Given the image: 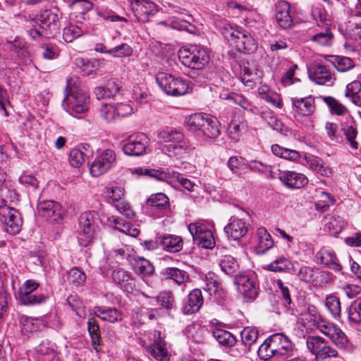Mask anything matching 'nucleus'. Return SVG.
Wrapping results in <instances>:
<instances>
[{
	"instance_id": "48",
	"label": "nucleus",
	"mask_w": 361,
	"mask_h": 361,
	"mask_svg": "<svg viewBox=\"0 0 361 361\" xmlns=\"http://www.w3.org/2000/svg\"><path fill=\"white\" fill-rule=\"evenodd\" d=\"M87 157V154L81 149L73 148L69 152L68 161L72 166L79 168Z\"/></svg>"
},
{
	"instance_id": "2",
	"label": "nucleus",
	"mask_w": 361,
	"mask_h": 361,
	"mask_svg": "<svg viewBox=\"0 0 361 361\" xmlns=\"http://www.w3.org/2000/svg\"><path fill=\"white\" fill-rule=\"evenodd\" d=\"M66 92L63 104L67 106L71 114H82L88 110L89 97L85 92L75 85L72 78L66 80Z\"/></svg>"
},
{
	"instance_id": "8",
	"label": "nucleus",
	"mask_w": 361,
	"mask_h": 361,
	"mask_svg": "<svg viewBox=\"0 0 361 361\" xmlns=\"http://www.w3.org/2000/svg\"><path fill=\"white\" fill-rule=\"evenodd\" d=\"M0 222L5 225V230L12 235L18 233L23 221L19 212L8 205H0Z\"/></svg>"
},
{
	"instance_id": "35",
	"label": "nucleus",
	"mask_w": 361,
	"mask_h": 361,
	"mask_svg": "<svg viewBox=\"0 0 361 361\" xmlns=\"http://www.w3.org/2000/svg\"><path fill=\"white\" fill-rule=\"evenodd\" d=\"M93 3L88 0H73L69 5L73 10L78 11L82 16L76 18L78 24H82V20H85V14L93 8Z\"/></svg>"
},
{
	"instance_id": "6",
	"label": "nucleus",
	"mask_w": 361,
	"mask_h": 361,
	"mask_svg": "<svg viewBox=\"0 0 361 361\" xmlns=\"http://www.w3.org/2000/svg\"><path fill=\"white\" fill-rule=\"evenodd\" d=\"M39 284L32 280H27L16 294V299L23 305H36L46 301L47 297L44 294L33 293Z\"/></svg>"
},
{
	"instance_id": "28",
	"label": "nucleus",
	"mask_w": 361,
	"mask_h": 361,
	"mask_svg": "<svg viewBox=\"0 0 361 361\" xmlns=\"http://www.w3.org/2000/svg\"><path fill=\"white\" fill-rule=\"evenodd\" d=\"M94 314L103 321L115 323L122 320V313L116 308L96 306Z\"/></svg>"
},
{
	"instance_id": "19",
	"label": "nucleus",
	"mask_w": 361,
	"mask_h": 361,
	"mask_svg": "<svg viewBox=\"0 0 361 361\" xmlns=\"http://www.w3.org/2000/svg\"><path fill=\"white\" fill-rule=\"evenodd\" d=\"M237 38L233 43L238 51L243 53H253L257 48V44L252 35L246 30H240L239 33H237Z\"/></svg>"
},
{
	"instance_id": "20",
	"label": "nucleus",
	"mask_w": 361,
	"mask_h": 361,
	"mask_svg": "<svg viewBox=\"0 0 361 361\" xmlns=\"http://www.w3.org/2000/svg\"><path fill=\"white\" fill-rule=\"evenodd\" d=\"M279 179L289 188H301L308 183V180L304 174L290 171L281 172Z\"/></svg>"
},
{
	"instance_id": "40",
	"label": "nucleus",
	"mask_w": 361,
	"mask_h": 361,
	"mask_svg": "<svg viewBox=\"0 0 361 361\" xmlns=\"http://www.w3.org/2000/svg\"><path fill=\"white\" fill-rule=\"evenodd\" d=\"M159 138L169 144H176L185 139L183 133L176 130H162L159 135Z\"/></svg>"
},
{
	"instance_id": "1",
	"label": "nucleus",
	"mask_w": 361,
	"mask_h": 361,
	"mask_svg": "<svg viewBox=\"0 0 361 361\" xmlns=\"http://www.w3.org/2000/svg\"><path fill=\"white\" fill-rule=\"evenodd\" d=\"M189 130L197 132L198 135L215 139L221 134V123L216 117L208 114L196 113L186 118Z\"/></svg>"
},
{
	"instance_id": "11",
	"label": "nucleus",
	"mask_w": 361,
	"mask_h": 361,
	"mask_svg": "<svg viewBox=\"0 0 361 361\" xmlns=\"http://www.w3.org/2000/svg\"><path fill=\"white\" fill-rule=\"evenodd\" d=\"M115 161V152L113 149H106L95 158L90 166V172L92 176L98 177L107 172Z\"/></svg>"
},
{
	"instance_id": "39",
	"label": "nucleus",
	"mask_w": 361,
	"mask_h": 361,
	"mask_svg": "<svg viewBox=\"0 0 361 361\" xmlns=\"http://www.w3.org/2000/svg\"><path fill=\"white\" fill-rule=\"evenodd\" d=\"M345 225L346 222L343 218L338 216H332L327 219L325 226L331 235H335L340 233Z\"/></svg>"
},
{
	"instance_id": "21",
	"label": "nucleus",
	"mask_w": 361,
	"mask_h": 361,
	"mask_svg": "<svg viewBox=\"0 0 361 361\" xmlns=\"http://www.w3.org/2000/svg\"><path fill=\"white\" fill-rule=\"evenodd\" d=\"M35 361H59L55 345L49 341H43L35 349Z\"/></svg>"
},
{
	"instance_id": "12",
	"label": "nucleus",
	"mask_w": 361,
	"mask_h": 361,
	"mask_svg": "<svg viewBox=\"0 0 361 361\" xmlns=\"http://www.w3.org/2000/svg\"><path fill=\"white\" fill-rule=\"evenodd\" d=\"M38 215L51 223H58L62 217V209L59 202L54 200L39 202L37 206Z\"/></svg>"
},
{
	"instance_id": "51",
	"label": "nucleus",
	"mask_w": 361,
	"mask_h": 361,
	"mask_svg": "<svg viewBox=\"0 0 361 361\" xmlns=\"http://www.w3.org/2000/svg\"><path fill=\"white\" fill-rule=\"evenodd\" d=\"M309 163L311 169L323 176L329 177L332 173L331 169L317 157L310 159Z\"/></svg>"
},
{
	"instance_id": "32",
	"label": "nucleus",
	"mask_w": 361,
	"mask_h": 361,
	"mask_svg": "<svg viewBox=\"0 0 361 361\" xmlns=\"http://www.w3.org/2000/svg\"><path fill=\"white\" fill-rule=\"evenodd\" d=\"M164 275L166 279L173 280L178 285H182L189 281L188 273L176 267H168L165 269Z\"/></svg>"
},
{
	"instance_id": "22",
	"label": "nucleus",
	"mask_w": 361,
	"mask_h": 361,
	"mask_svg": "<svg viewBox=\"0 0 361 361\" xmlns=\"http://www.w3.org/2000/svg\"><path fill=\"white\" fill-rule=\"evenodd\" d=\"M290 9V4L286 1H279L276 4V20L282 28L286 29L293 24Z\"/></svg>"
},
{
	"instance_id": "14",
	"label": "nucleus",
	"mask_w": 361,
	"mask_h": 361,
	"mask_svg": "<svg viewBox=\"0 0 361 361\" xmlns=\"http://www.w3.org/2000/svg\"><path fill=\"white\" fill-rule=\"evenodd\" d=\"M318 329L338 348H344L348 342V338L341 329L330 322L319 324Z\"/></svg>"
},
{
	"instance_id": "27",
	"label": "nucleus",
	"mask_w": 361,
	"mask_h": 361,
	"mask_svg": "<svg viewBox=\"0 0 361 361\" xmlns=\"http://www.w3.org/2000/svg\"><path fill=\"white\" fill-rule=\"evenodd\" d=\"M160 247L169 252H177L183 248L182 238L177 235H166L157 237Z\"/></svg>"
},
{
	"instance_id": "41",
	"label": "nucleus",
	"mask_w": 361,
	"mask_h": 361,
	"mask_svg": "<svg viewBox=\"0 0 361 361\" xmlns=\"http://www.w3.org/2000/svg\"><path fill=\"white\" fill-rule=\"evenodd\" d=\"M87 330L92 340V345L96 349L100 345L101 334L98 322L93 318H89L87 322Z\"/></svg>"
},
{
	"instance_id": "29",
	"label": "nucleus",
	"mask_w": 361,
	"mask_h": 361,
	"mask_svg": "<svg viewBox=\"0 0 361 361\" xmlns=\"http://www.w3.org/2000/svg\"><path fill=\"white\" fill-rule=\"evenodd\" d=\"M219 265L225 274L227 275L233 276L235 278V275L238 274V273H241L239 271V264L233 256L226 255L222 256L219 261Z\"/></svg>"
},
{
	"instance_id": "47",
	"label": "nucleus",
	"mask_w": 361,
	"mask_h": 361,
	"mask_svg": "<svg viewBox=\"0 0 361 361\" xmlns=\"http://www.w3.org/2000/svg\"><path fill=\"white\" fill-rule=\"evenodd\" d=\"M272 346L270 336H269L258 348L259 357L265 361L271 358L276 359L274 348H272Z\"/></svg>"
},
{
	"instance_id": "5",
	"label": "nucleus",
	"mask_w": 361,
	"mask_h": 361,
	"mask_svg": "<svg viewBox=\"0 0 361 361\" xmlns=\"http://www.w3.org/2000/svg\"><path fill=\"white\" fill-rule=\"evenodd\" d=\"M233 282L245 298L252 301L258 297L259 286L255 272L238 273L235 275Z\"/></svg>"
},
{
	"instance_id": "50",
	"label": "nucleus",
	"mask_w": 361,
	"mask_h": 361,
	"mask_svg": "<svg viewBox=\"0 0 361 361\" xmlns=\"http://www.w3.org/2000/svg\"><path fill=\"white\" fill-rule=\"evenodd\" d=\"M326 341L318 336H309L306 339V345L309 350L315 356L322 350Z\"/></svg>"
},
{
	"instance_id": "61",
	"label": "nucleus",
	"mask_w": 361,
	"mask_h": 361,
	"mask_svg": "<svg viewBox=\"0 0 361 361\" xmlns=\"http://www.w3.org/2000/svg\"><path fill=\"white\" fill-rule=\"evenodd\" d=\"M171 27L173 29H177L180 30H185L188 32L192 34V35H198L199 34V30L198 28L188 22L187 20H173L171 23Z\"/></svg>"
},
{
	"instance_id": "64",
	"label": "nucleus",
	"mask_w": 361,
	"mask_h": 361,
	"mask_svg": "<svg viewBox=\"0 0 361 361\" xmlns=\"http://www.w3.org/2000/svg\"><path fill=\"white\" fill-rule=\"evenodd\" d=\"M290 267L291 262L287 258L281 257L269 264L268 269L272 271H282Z\"/></svg>"
},
{
	"instance_id": "46",
	"label": "nucleus",
	"mask_w": 361,
	"mask_h": 361,
	"mask_svg": "<svg viewBox=\"0 0 361 361\" xmlns=\"http://www.w3.org/2000/svg\"><path fill=\"white\" fill-rule=\"evenodd\" d=\"M83 29L78 25L70 24L63 29V37L66 42H72L82 35Z\"/></svg>"
},
{
	"instance_id": "49",
	"label": "nucleus",
	"mask_w": 361,
	"mask_h": 361,
	"mask_svg": "<svg viewBox=\"0 0 361 361\" xmlns=\"http://www.w3.org/2000/svg\"><path fill=\"white\" fill-rule=\"evenodd\" d=\"M204 329L200 325L190 324L185 329L186 336L195 343H201L204 340Z\"/></svg>"
},
{
	"instance_id": "25",
	"label": "nucleus",
	"mask_w": 361,
	"mask_h": 361,
	"mask_svg": "<svg viewBox=\"0 0 361 361\" xmlns=\"http://www.w3.org/2000/svg\"><path fill=\"white\" fill-rule=\"evenodd\" d=\"M19 322L21 332L26 335L37 332L45 326L42 319L26 315H21Z\"/></svg>"
},
{
	"instance_id": "24",
	"label": "nucleus",
	"mask_w": 361,
	"mask_h": 361,
	"mask_svg": "<svg viewBox=\"0 0 361 361\" xmlns=\"http://www.w3.org/2000/svg\"><path fill=\"white\" fill-rule=\"evenodd\" d=\"M292 104L294 111L302 116L311 115L315 109L314 99L312 96L301 99H292Z\"/></svg>"
},
{
	"instance_id": "54",
	"label": "nucleus",
	"mask_w": 361,
	"mask_h": 361,
	"mask_svg": "<svg viewBox=\"0 0 361 361\" xmlns=\"http://www.w3.org/2000/svg\"><path fill=\"white\" fill-rule=\"evenodd\" d=\"M348 318L355 324L361 322V298L355 300L349 307Z\"/></svg>"
},
{
	"instance_id": "43",
	"label": "nucleus",
	"mask_w": 361,
	"mask_h": 361,
	"mask_svg": "<svg viewBox=\"0 0 361 361\" xmlns=\"http://www.w3.org/2000/svg\"><path fill=\"white\" fill-rule=\"evenodd\" d=\"M111 278L114 282L121 287H126L130 285L133 280L130 273L121 268L116 269L112 271Z\"/></svg>"
},
{
	"instance_id": "33",
	"label": "nucleus",
	"mask_w": 361,
	"mask_h": 361,
	"mask_svg": "<svg viewBox=\"0 0 361 361\" xmlns=\"http://www.w3.org/2000/svg\"><path fill=\"white\" fill-rule=\"evenodd\" d=\"M342 131L351 150L354 151L355 154L361 152V144L357 140V131L356 128L352 126H348L343 128Z\"/></svg>"
},
{
	"instance_id": "52",
	"label": "nucleus",
	"mask_w": 361,
	"mask_h": 361,
	"mask_svg": "<svg viewBox=\"0 0 361 361\" xmlns=\"http://www.w3.org/2000/svg\"><path fill=\"white\" fill-rule=\"evenodd\" d=\"M334 35L329 27H326L324 32L317 33L311 37V40L322 46H330L332 43Z\"/></svg>"
},
{
	"instance_id": "55",
	"label": "nucleus",
	"mask_w": 361,
	"mask_h": 361,
	"mask_svg": "<svg viewBox=\"0 0 361 361\" xmlns=\"http://www.w3.org/2000/svg\"><path fill=\"white\" fill-rule=\"evenodd\" d=\"M243 343L245 345L250 346L258 338V331L255 327H245L240 333Z\"/></svg>"
},
{
	"instance_id": "60",
	"label": "nucleus",
	"mask_w": 361,
	"mask_h": 361,
	"mask_svg": "<svg viewBox=\"0 0 361 361\" xmlns=\"http://www.w3.org/2000/svg\"><path fill=\"white\" fill-rule=\"evenodd\" d=\"M85 279V274L77 267L71 269L68 272L67 280L71 283L78 286L84 283Z\"/></svg>"
},
{
	"instance_id": "26",
	"label": "nucleus",
	"mask_w": 361,
	"mask_h": 361,
	"mask_svg": "<svg viewBox=\"0 0 361 361\" xmlns=\"http://www.w3.org/2000/svg\"><path fill=\"white\" fill-rule=\"evenodd\" d=\"M163 153L170 157L181 158L190 150V145L187 139L176 144H167L161 149Z\"/></svg>"
},
{
	"instance_id": "44",
	"label": "nucleus",
	"mask_w": 361,
	"mask_h": 361,
	"mask_svg": "<svg viewBox=\"0 0 361 361\" xmlns=\"http://www.w3.org/2000/svg\"><path fill=\"white\" fill-rule=\"evenodd\" d=\"M133 269L136 274L143 276L150 275L154 271L152 264L149 260L144 258H140L135 260Z\"/></svg>"
},
{
	"instance_id": "9",
	"label": "nucleus",
	"mask_w": 361,
	"mask_h": 361,
	"mask_svg": "<svg viewBox=\"0 0 361 361\" xmlns=\"http://www.w3.org/2000/svg\"><path fill=\"white\" fill-rule=\"evenodd\" d=\"M270 338L276 360H284L294 355L295 350L288 336L283 334H275L270 336Z\"/></svg>"
},
{
	"instance_id": "59",
	"label": "nucleus",
	"mask_w": 361,
	"mask_h": 361,
	"mask_svg": "<svg viewBox=\"0 0 361 361\" xmlns=\"http://www.w3.org/2000/svg\"><path fill=\"white\" fill-rule=\"evenodd\" d=\"M147 353L158 360H163L167 357V350L164 344L155 343L148 347Z\"/></svg>"
},
{
	"instance_id": "7",
	"label": "nucleus",
	"mask_w": 361,
	"mask_h": 361,
	"mask_svg": "<svg viewBox=\"0 0 361 361\" xmlns=\"http://www.w3.org/2000/svg\"><path fill=\"white\" fill-rule=\"evenodd\" d=\"M188 231L192 236L194 242L200 247L212 249L215 245V240L212 231L204 224L195 222L190 224Z\"/></svg>"
},
{
	"instance_id": "15",
	"label": "nucleus",
	"mask_w": 361,
	"mask_h": 361,
	"mask_svg": "<svg viewBox=\"0 0 361 361\" xmlns=\"http://www.w3.org/2000/svg\"><path fill=\"white\" fill-rule=\"evenodd\" d=\"M32 26H35L39 21V27L42 29L51 28L56 29L59 27V16L56 11L51 9H45L40 12L39 18L36 19L35 18H29L26 20Z\"/></svg>"
},
{
	"instance_id": "23",
	"label": "nucleus",
	"mask_w": 361,
	"mask_h": 361,
	"mask_svg": "<svg viewBox=\"0 0 361 361\" xmlns=\"http://www.w3.org/2000/svg\"><path fill=\"white\" fill-rule=\"evenodd\" d=\"M316 257L318 262L326 267L336 271H339L342 269V266L333 251L322 249L317 253Z\"/></svg>"
},
{
	"instance_id": "16",
	"label": "nucleus",
	"mask_w": 361,
	"mask_h": 361,
	"mask_svg": "<svg viewBox=\"0 0 361 361\" xmlns=\"http://www.w3.org/2000/svg\"><path fill=\"white\" fill-rule=\"evenodd\" d=\"M310 78L318 85H331L335 78L327 66L322 64L312 65L308 71Z\"/></svg>"
},
{
	"instance_id": "45",
	"label": "nucleus",
	"mask_w": 361,
	"mask_h": 361,
	"mask_svg": "<svg viewBox=\"0 0 361 361\" xmlns=\"http://www.w3.org/2000/svg\"><path fill=\"white\" fill-rule=\"evenodd\" d=\"M207 289L210 295L214 294L217 299L221 300L225 296V290L221 283L212 277L207 279Z\"/></svg>"
},
{
	"instance_id": "42",
	"label": "nucleus",
	"mask_w": 361,
	"mask_h": 361,
	"mask_svg": "<svg viewBox=\"0 0 361 361\" xmlns=\"http://www.w3.org/2000/svg\"><path fill=\"white\" fill-rule=\"evenodd\" d=\"M325 306L334 318H339L341 314V302L338 298L334 295H326Z\"/></svg>"
},
{
	"instance_id": "4",
	"label": "nucleus",
	"mask_w": 361,
	"mask_h": 361,
	"mask_svg": "<svg viewBox=\"0 0 361 361\" xmlns=\"http://www.w3.org/2000/svg\"><path fill=\"white\" fill-rule=\"evenodd\" d=\"M159 86L167 94L178 97L187 94L190 90V82L187 79L174 77L165 73H160L157 76Z\"/></svg>"
},
{
	"instance_id": "3",
	"label": "nucleus",
	"mask_w": 361,
	"mask_h": 361,
	"mask_svg": "<svg viewBox=\"0 0 361 361\" xmlns=\"http://www.w3.org/2000/svg\"><path fill=\"white\" fill-rule=\"evenodd\" d=\"M178 59L185 66L197 70L202 69L209 61L205 49L195 44L180 49Z\"/></svg>"
},
{
	"instance_id": "34",
	"label": "nucleus",
	"mask_w": 361,
	"mask_h": 361,
	"mask_svg": "<svg viewBox=\"0 0 361 361\" xmlns=\"http://www.w3.org/2000/svg\"><path fill=\"white\" fill-rule=\"evenodd\" d=\"M271 152L275 156L286 160L296 161L300 159V154L298 151L285 148L276 144L271 146Z\"/></svg>"
},
{
	"instance_id": "30",
	"label": "nucleus",
	"mask_w": 361,
	"mask_h": 361,
	"mask_svg": "<svg viewBox=\"0 0 361 361\" xmlns=\"http://www.w3.org/2000/svg\"><path fill=\"white\" fill-rule=\"evenodd\" d=\"M94 224H79L78 240L81 246L87 247L93 240Z\"/></svg>"
},
{
	"instance_id": "17",
	"label": "nucleus",
	"mask_w": 361,
	"mask_h": 361,
	"mask_svg": "<svg viewBox=\"0 0 361 361\" xmlns=\"http://www.w3.org/2000/svg\"><path fill=\"white\" fill-rule=\"evenodd\" d=\"M248 229L249 224L235 216H232L229 223L224 227L225 233L233 240H239L244 237L248 232Z\"/></svg>"
},
{
	"instance_id": "56",
	"label": "nucleus",
	"mask_w": 361,
	"mask_h": 361,
	"mask_svg": "<svg viewBox=\"0 0 361 361\" xmlns=\"http://www.w3.org/2000/svg\"><path fill=\"white\" fill-rule=\"evenodd\" d=\"M99 114L100 116L108 123L117 119L116 106L114 104H103L100 108Z\"/></svg>"
},
{
	"instance_id": "38",
	"label": "nucleus",
	"mask_w": 361,
	"mask_h": 361,
	"mask_svg": "<svg viewBox=\"0 0 361 361\" xmlns=\"http://www.w3.org/2000/svg\"><path fill=\"white\" fill-rule=\"evenodd\" d=\"M229 169L235 174L240 175L247 169V162L242 157H231L227 162Z\"/></svg>"
},
{
	"instance_id": "37",
	"label": "nucleus",
	"mask_w": 361,
	"mask_h": 361,
	"mask_svg": "<svg viewBox=\"0 0 361 361\" xmlns=\"http://www.w3.org/2000/svg\"><path fill=\"white\" fill-rule=\"evenodd\" d=\"M147 204L152 208L164 210L169 207V199L161 192L153 194L147 199Z\"/></svg>"
},
{
	"instance_id": "63",
	"label": "nucleus",
	"mask_w": 361,
	"mask_h": 361,
	"mask_svg": "<svg viewBox=\"0 0 361 361\" xmlns=\"http://www.w3.org/2000/svg\"><path fill=\"white\" fill-rule=\"evenodd\" d=\"M324 101L329 106L332 114L343 115L347 111V109L332 97H326Z\"/></svg>"
},
{
	"instance_id": "13",
	"label": "nucleus",
	"mask_w": 361,
	"mask_h": 361,
	"mask_svg": "<svg viewBox=\"0 0 361 361\" xmlns=\"http://www.w3.org/2000/svg\"><path fill=\"white\" fill-rule=\"evenodd\" d=\"M132 11L140 23H147L151 16H154L157 12V8L154 3L148 0H131Z\"/></svg>"
},
{
	"instance_id": "10",
	"label": "nucleus",
	"mask_w": 361,
	"mask_h": 361,
	"mask_svg": "<svg viewBox=\"0 0 361 361\" xmlns=\"http://www.w3.org/2000/svg\"><path fill=\"white\" fill-rule=\"evenodd\" d=\"M150 140L144 133H139L130 135L123 146V152L129 156H142L146 153Z\"/></svg>"
},
{
	"instance_id": "36",
	"label": "nucleus",
	"mask_w": 361,
	"mask_h": 361,
	"mask_svg": "<svg viewBox=\"0 0 361 361\" xmlns=\"http://www.w3.org/2000/svg\"><path fill=\"white\" fill-rule=\"evenodd\" d=\"M212 335L218 343L224 347L233 346L236 343L235 337L229 331L224 329H215Z\"/></svg>"
},
{
	"instance_id": "62",
	"label": "nucleus",
	"mask_w": 361,
	"mask_h": 361,
	"mask_svg": "<svg viewBox=\"0 0 361 361\" xmlns=\"http://www.w3.org/2000/svg\"><path fill=\"white\" fill-rule=\"evenodd\" d=\"M334 66L339 72H345L355 66V62L349 57L337 56Z\"/></svg>"
},
{
	"instance_id": "53",
	"label": "nucleus",
	"mask_w": 361,
	"mask_h": 361,
	"mask_svg": "<svg viewBox=\"0 0 361 361\" xmlns=\"http://www.w3.org/2000/svg\"><path fill=\"white\" fill-rule=\"evenodd\" d=\"M156 300L164 309L171 310L175 307L174 296L170 291L161 292L156 298Z\"/></svg>"
},
{
	"instance_id": "18",
	"label": "nucleus",
	"mask_w": 361,
	"mask_h": 361,
	"mask_svg": "<svg viewBox=\"0 0 361 361\" xmlns=\"http://www.w3.org/2000/svg\"><path fill=\"white\" fill-rule=\"evenodd\" d=\"M204 299L200 289L195 288L188 294L182 307L184 314H192L197 312L203 305Z\"/></svg>"
},
{
	"instance_id": "57",
	"label": "nucleus",
	"mask_w": 361,
	"mask_h": 361,
	"mask_svg": "<svg viewBox=\"0 0 361 361\" xmlns=\"http://www.w3.org/2000/svg\"><path fill=\"white\" fill-rule=\"evenodd\" d=\"M107 193L109 202L114 205L124 200L125 190L122 187L112 186L109 188Z\"/></svg>"
},
{
	"instance_id": "58",
	"label": "nucleus",
	"mask_w": 361,
	"mask_h": 361,
	"mask_svg": "<svg viewBox=\"0 0 361 361\" xmlns=\"http://www.w3.org/2000/svg\"><path fill=\"white\" fill-rule=\"evenodd\" d=\"M67 303L71 309L75 312V314L81 318L85 317V308L81 300L77 296L71 295L67 298Z\"/></svg>"
},
{
	"instance_id": "31",
	"label": "nucleus",
	"mask_w": 361,
	"mask_h": 361,
	"mask_svg": "<svg viewBox=\"0 0 361 361\" xmlns=\"http://www.w3.org/2000/svg\"><path fill=\"white\" fill-rule=\"evenodd\" d=\"M257 235L258 237V252L264 254L274 246V240L266 228L263 227L259 228L257 231Z\"/></svg>"
}]
</instances>
